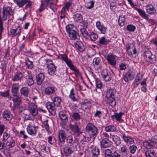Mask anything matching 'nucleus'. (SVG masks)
I'll return each mask as SVG.
<instances>
[{"label": "nucleus", "instance_id": "nucleus-7", "mask_svg": "<svg viewBox=\"0 0 157 157\" xmlns=\"http://www.w3.org/2000/svg\"><path fill=\"white\" fill-rule=\"evenodd\" d=\"M28 109L33 116H35L38 113V110L36 105L33 103H30L28 106Z\"/></svg>", "mask_w": 157, "mask_h": 157}, {"label": "nucleus", "instance_id": "nucleus-30", "mask_svg": "<svg viewBox=\"0 0 157 157\" xmlns=\"http://www.w3.org/2000/svg\"><path fill=\"white\" fill-rule=\"evenodd\" d=\"M59 117L63 122L66 123L67 122V117L65 114V112L63 111H60L59 113Z\"/></svg>", "mask_w": 157, "mask_h": 157}, {"label": "nucleus", "instance_id": "nucleus-45", "mask_svg": "<svg viewBox=\"0 0 157 157\" xmlns=\"http://www.w3.org/2000/svg\"><path fill=\"white\" fill-rule=\"evenodd\" d=\"M15 144V142L12 138L8 140L6 143V146L9 148L14 147Z\"/></svg>", "mask_w": 157, "mask_h": 157}, {"label": "nucleus", "instance_id": "nucleus-10", "mask_svg": "<svg viewBox=\"0 0 157 157\" xmlns=\"http://www.w3.org/2000/svg\"><path fill=\"white\" fill-rule=\"evenodd\" d=\"M106 60L108 63L112 66H115L117 64V59L115 55L112 54L108 55Z\"/></svg>", "mask_w": 157, "mask_h": 157}, {"label": "nucleus", "instance_id": "nucleus-53", "mask_svg": "<svg viewBox=\"0 0 157 157\" xmlns=\"http://www.w3.org/2000/svg\"><path fill=\"white\" fill-rule=\"evenodd\" d=\"M75 94L74 92V89L72 88L70 91V94L69 95V97L73 101H76L77 100L75 96Z\"/></svg>", "mask_w": 157, "mask_h": 157}, {"label": "nucleus", "instance_id": "nucleus-54", "mask_svg": "<svg viewBox=\"0 0 157 157\" xmlns=\"http://www.w3.org/2000/svg\"><path fill=\"white\" fill-rule=\"evenodd\" d=\"M48 119L46 120L45 121L43 122V128H44L49 133V126L48 123Z\"/></svg>", "mask_w": 157, "mask_h": 157}, {"label": "nucleus", "instance_id": "nucleus-41", "mask_svg": "<svg viewBox=\"0 0 157 157\" xmlns=\"http://www.w3.org/2000/svg\"><path fill=\"white\" fill-rule=\"evenodd\" d=\"M25 65L26 68L29 69H32L33 67V62L30 61L27 58L25 60Z\"/></svg>", "mask_w": 157, "mask_h": 157}, {"label": "nucleus", "instance_id": "nucleus-63", "mask_svg": "<svg viewBox=\"0 0 157 157\" xmlns=\"http://www.w3.org/2000/svg\"><path fill=\"white\" fill-rule=\"evenodd\" d=\"M107 28L104 26L103 25H101V26L98 28V29L101 31V33L105 34L106 32Z\"/></svg>", "mask_w": 157, "mask_h": 157}, {"label": "nucleus", "instance_id": "nucleus-24", "mask_svg": "<svg viewBox=\"0 0 157 157\" xmlns=\"http://www.w3.org/2000/svg\"><path fill=\"white\" fill-rule=\"evenodd\" d=\"M66 134L63 130H60L59 132L58 138L59 141L61 142L65 141L66 138Z\"/></svg>", "mask_w": 157, "mask_h": 157}, {"label": "nucleus", "instance_id": "nucleus-47", "mask_svg": "<svg viewBox=\"0 0 157 157\" xmlns=\"http://www.w3.org/2000/svg\"><path fill=\"white\" fill-rule=\"evenodd\" d=\"M81 34L85 38H87L89 36L88 33L85 28H82L80 29Z\"/></svg>", "mask_w": 157, "mask_h": 157}, {"label": "nucleus", "instance_id": "nucleus-8", "mask_svg": "<svg viewBox=\"0 0 157 157\" xmlns=\"http://www.w3.org/2000/svg\"><path fill=\"white\" fill-rule=\"evenodd\" d=\"M101 75L103 80L105 81L108 82L111 80V74L107 69H104L101 73Z\"/></svg>", "mask_w": 157, "mask_h": 157}, {"label": "nucleus", "instance_id": "nucleus-18", "mask_svg": "<svg viewBox=\"0 0 157 157\" xmlns=\"http://www.w3.org/2000/svg\"><path fill=\"white\" fill-rule=\"evenodd\" d=\"M136 10L139 13L140 15L144 18L147 21H152L151 19H149L148 18V15L146 14L144 11L140 9L136 8Z\"/></svg>", "mask_w": 157, "mask_h": 157}, {"label": "nucleus", "instance_id": "nucleus-9", "mask_svg": "<svg viewBox=\"0 0 157 157\" xmlns=\"http://www.w3.org/2000/svg\"><path fill=\"white\" fill-rule=\"evenodd\" d=\"M156 142L153 140L145 141L143 142L144 146L147 149L152 148L155 147Z\"/></svg>", "mask_w": 157, "mask_h": 157}, {"label": "nucleus", "instance_id": "nucleus-5", "mask_svg": "<svg viewBox=\"0 0 157 157\" xmlns=\"http://www.w3.org/2000/svg\"><path fill=\"white\" fill-rule=\"evenodd\" d=\"M144 56L145 58H147L148 60L151 63H154L155 62L156 59L155 56L153 54L151 51L149 50L144 52Z\"/></svg>", "mask_w": 157, "mask_h": 157}, {"label": "nucleus", "instance_id": "nucleus-28", "mask_svg": "<svg viewBox=\"0 0 157 157\" xmlns=\"http://www.w3.org/2000/svg\"><path fill=\"white\" fill-rule=\"evenodd\" d=\"M110 138L112 139L117 145H119L121 143L120 138L116 135L110 134Z\"/></svg>", "mask_w": 157, "mask_h": 157}, {"label": "nucleus", "instance_id": "nucleus-51", "mask_svg": "<svg viewBox=\"0 0 157 157\" xmlns=\"http://www.w3.org/2000/svg\"><path fill=\"white\" fill-rule=\"evenodd\" d=\"M129 149L130 153L132 154H134L136 151L137 147L136 145H132L129 146Z\"/></svg>", "mask_w": 157, "mask_h": 157}, {"label": "nucleus", "instance_id": "nucleus-21", "mask_svg": "<svg viewBox=\"0 0 157 157\" xmlns=\"http://www.w3.org/2000/svg\"><path fill=\"white\" fill-rule=\"evenodd\" d=\"M19 86V83H14L12 85L11 88V92L12 95L13 96L17 95Z\"/></svg>", "mask_w": 157, "mask_h": 157}, {"label": "nucleus", "instance_id": "nucleus-49", "mask_svg": "<svg viewBox=\"0 0 157 157\" xmlns=\"http://www.w3.org/2000/svg\"><path fill=\"white\" fill-rule=\"evenodd\" d=\"M71 4L72 3L70 2H66L64 6L62 8V10L64 12H66V10H68L69 9L70 7L71 6Z\"/></svg>", "mask_w": 157, "mask_h": 157}, {"label": "nucleus", "instance_id": "nucleus-38", "mask_svg": "<svg viewBox=\"0 0 157 157\" xmlns=\"http://www.w3.org/2000/svg\"><path fill=\"white\" fill-rule=\"evenodd\" d=\"M23 77L22 73L21 72H18L15 74L12 78V80L13 81H18Z\"/></svg>", "mask_w": 157, "mask_h": 157}, {"label": "nucleus", "instance_id": "nucleus-6", "mask_svg": "<svg viewBox=\"0 0 157 157\" xmlns=\"http://www.w3.org/2000/svg\"><path fill=\"white\" fill-rule=\"evenodd\" d=\"M125 46L127 53L128 55L130 57H132L133 54H136V49L133 44L130 43H129L127 44Z\"/></svg>", "mask_w": 157, "mask_h": 157}, {"label": "nucleus", "instance_id": "nucleus-35", "mask_svg": "<svg viewBox=\"0 0 157 157\" xmlns=\"http://www.w3.org/2000/svg\"><path fill=\"white\" fill-rule=\"evenodd\" d=\"M49 4V0H45L43 1L39 10L40 12L43 11Z\"/></svg>", "mask_w": 157, "mask_h": 157}, {"label": "nucleus", "instance_id": "nucleus-3", "mask_svg": "<svg viewBox=\"0 0 157 157\" xmlns=\"http://www.w3.org/2000/svg\"><path fill=\"white\" fill-rule=\"evenodd\" d=\"M60 59L66 63L71 70L75 72L76 74H79V70L73 65L71 60L68 58L67 55H62Z\"/></svg>", "mask_w": 157, "mask_h": 157}, {"label": "nucleus", "instance_id": "nucleus-31", "mask_svg": "<svg viewBox=\"0 0 157 157\" xmlns=\"http://www.w3.org/2000/svg\"><path fill=\"white\" fill-rule=\"evenodd\" d=\"M122 138L125 143L127 144H132L134 143L133 139L131 136H128L123 135Z\"/></svg>", "mask_w": 157, "mask_h": 157}, {"label": "nucleus", "instance_id": "nucleus-50", "mask_svg": "<svg viewBox=\"0 0 157 157\" xmlns=\"http://www.w3.org/2000/svg\"><path fill=\"white\" fill-rule=\"evenodd\" d=\"M136 29L135 26L131 24L128 25L126 27L127 30L130 32H133Z\"/></svg>", "mask_w": 157, "mask_h": 157}, {"label": "nucleus", "instance_id": "nucleus-43", "mask_svg": "<svg viewBox=\"0 0 157 157\" xmlns=\"http://www.w3.org/2000/svg\"><path fill=\"white\" fill-rule=\"evenodd\" d=\"M51 99L52 100V102H51L52 103H50V104H52L53 106H54L55 105H58L59 104L61 101L60 99L57 97H54L53 100L52 98Z\"/></svg>", "mask_w": 157, "mask_h": 157}, {"label": "nucleus", "instance_id": "nucleus-42", "mask_svg": "<svg viewBox=\"0 0 157 157\" xmlns=\"http://www.w3.org/2000/svg\"><path fill=\"white\" fill-rule=\"evenodd\" d=\"M120 151L121 152L122 155L124 156H125L127 154L128 148L126 145H123L121 147Z\"/></svg>", "mask_w": 157, "mask_h": 157}, {"label": "nucleus", "instance_id": "nucleus-40", "mask_svg": "<svg viewBox=\"0 0 157 157\" xmlns=\"http://www.w3.org/2000/svg\"><path fill=\"white\" fill-rule=\"evenodd\" d=\"M98 42L101 45H106L110 42V41L106 39L105 37L103 36L100 38Z\"/></svg>", "mask_w": 157, "mask_h": 157}, {"label": "nucleus", "instance_id": "nucleus-26", "mask_svg": "<svg viewBox=\"0 0 157 157\" xmlns=\"http://www.w3.org/2000/svg\"><path fill=\"white\" fill-rule=\"evenodd\" d=\"M91 153L92 157H98L100 154L99 149L98 147H95L91 149Z\"/></svg>", "mask_w": 157, "mask_h": 157}, {"label": "nucleus", "instance_id": "nucleus-27", "mask_svg": "<svg viewBox=\"0 0 157 157\" xmlns=\"http://www.w3.org/2000/svg\"><path fill=\"white\" fill-rule=\"evenodd\" d=\"M111 142L109 140L102 139L101 142V146L102 148H107L110 146Z\"/></svg>", "mask_w": 157, "mask_h": 157}, {"label": "nucleus", "instance_id": "nucleus-33", "mask_svg": "<svg viewBox=\"0 0 157 157\" xmlns=\"http://www.w3.org/2000/svg\"><path fill=\"white\" fill-rule=\"evenodd\" d=\"M107 103L109 106L112 108L114 107L116 105V102L115 98H107Z\"/></svg>", "mask_w": 157, "mask_h": 157}, {"label": "nucleus", "instance_id": "nucleus-55", "mask_svg": "<svg viewBox=\"0 0 157 157\" xmlns=\"http://www.w3.org/2000/svg\"><path fill=\"white\" fill-rule=\"evenodd\" d=\"M74 27V26L72 25H68L66 26V30L68 34L71 32L72 31L74 30L73 29Z\"/></svg>", "mask_w": 157, "mask_h": 157}, {"label": "nucleus", "instance_id": "nucleus-4", "mask_svg": "<svg viewBox=\"0 0 157 157\" xmlns=\"http://www.w3.org/2000/svg\"><path fill=\"white\" fill-rule=\"evenodd\" d=\"M14 2L20 8L22 7L25 4L26 8L30 7L32 6V2L28 0H13Z\"/></svg>", "mask_w": 157, "mask_h": 157}, {"label": "nucleus", "instance_id": "nucleus-22", "mask_svg": "<svg viewBox=\"0 0 157 157\" xmlns=\"http://www.w3.org/2000/svg\"><path fill=\"white\" fill-rule=\"evenodd\" d=\"M90 73L95 79L96 87L98 88H101L102 87V85L101 80L99 78H96V75L94 74L92 71H91L90 72Z\"/></svg>", "mask_w": 157, "mask_h": 157}, {"label": "nucleus", "instance_id": "nucleus-48", "mask_svg": "<svg viewBox=\"0 0 157 157\" xmlns=\"http://www.w3.org/2000/svg\"><path fill=\"white\" fill-rule=\"evenodd\" d=\"M92 140V138L90 137H86L85 136H83V138L80 141V143L82 144H85L86 143Z\"/></svg>", "mask_w": 157, "mask_h": 157}, {"label": "nucleus", "instance_id": "nucleus-44", "mask_svg": "<svg viewBox=\"0 0 157 157\" xmlns=\"http://www.w3.org/2000/svg\"><path fill=\"white\" fill-rule=\"evenodd\" d=\"M123 114L122 112H120L119 113H115L114 115L112 116V117L113 119L115 118L117 121H119L121 120Z\"/></svg>", "mask_w": 157, "mask_h": 157}, {"label": "nucleus", "instance_id": "nucleus-39", "mask_svg": "<svg viewBox=\"0 0 157 157\" xmlns=\"http://www.w3.org/2000/svg\"><path fill=\"white\" fill-rule=\"evenodd\" d=\"M123 78L124 80L126 82H128L129 80H132L133 78V77L132 76L131 73L129 71L126 73L124 75Z\"/></svg>", "mask_w": 157, "mask_h": 157}, {"label": "nucleus", "instance_id": "nucleus-12", "mask_svg": "<svg viewBox=\"0 0 157 157\" xmlns=\"http://www.w3.org/2000/svg\"><path fill=\"white\" fill-rule=\"evenodd\" d=\"M38 126H33L32 125H29L27 128V130L28 133L30 135L34 136L36 132V129L38 128Z\"/></svg>", "mask_w": 157, "mask_h": 157}, {"label": "nucleus", "instance_id": "nucleus-15", "mask_svg": "<svg viewBox=\"0 0 157 157\" xmlns=\"http://www.w3.org/2000/svg\"><path fill=\"white\" fill-rule=\"evenodd\" d=\"M147 13L150 15H153L156 12V10L152 4L147 5L146 6Z\"/></svg>", "mask_w": 157, "mask_h": 157}, {"label": "nucleus", "instance_id": "nucleus-11", "mask_svg": "<svg viewBox=\"0 0 157 157\" xmlns=\"http://www.w3.org/2000/svg\"><path fill=\"white\" fill-rule=\"evenodd\" d=\"M105 157H121V155L117 151H115L112 153L111 150L109 149H107L105 151Z\"/></svg>", "mask_w": 157, "mask_h": 157}, {"label": "nucleus", "instance_id": "nucleus-58", "mask_svg": "<svg viewBox=\"0 0 157 157\" xmlns=\"http://www.w3.org/2000/svg\"><path fill=\"white\" fill-rule=\"evenodd\" d=\"M125 18L124 17H120L118 19L119 25L120 26H123L124 24Z\"/></svg>", "mask_w": 157, "mask_h": 157}, {"label": "nucleus", "instance_id": "nucleus-36", "mask_svg": "<svg viewBox=\"0 0 157 157\" xmlns=\"http://www.w3.org/2000/svg\"><path fill=\"white\" fill-rule=\"evenodd\" d=\"M20 92L21 94L24 96L27 97L29 93V89L27 87H23L21 89Z\"/></svg>", "mask_w": 157, "mask_h": 157}, {"label": "nucleus", "instance_id": "nucleus-17", "mask_svg": "<svg viewBox=\"0 0 157 157\" xmlns=\"http://www.w3.org/2000/svg\"><path fill=\"white\" fill-rule=\"evenodd\" d=\"M72 147H70L68 146H66L63 147V153L65 156H67L70 155L73 153L74 151V149Z\"/></svg>", "mask_w": 157, "mask_h": 157}, {"label": "nucleus", "instance_id": "nucleus-16", "mask_svg": "<svg viewBox=\"0 0 157 157\" xmlns=\"http://www.w3.org/2000/svg\"><path fill=\"white\" fill-rule=\"evenodd\" d=\"M3 118L8 121H10L13 118V115L11 113L7 110H5L2 113Z\"/></svg>", "mask_w": 157, "mask_h": 157}, {"label": "nucleus", "instance_id": "nucleus-25", "mask_svg": "<svg viewBox=\"0 0 157 157\" xmlns=\"http://www.w3.org/2000/svg\"><path fill=\"white\" fill-rule=\"evenodd\" d=\"M14 97L13 98L12 100L13 102V104L15 108H17L19 105L20 102L21 101V99L20 97L18 96H13Z\"/></svg>", "mask_w": 157, "mask_h": 157}, {"label": "nucleus", "instance_id": "nucleus-37", "mask_svg": "<svg viewBox=\"0 0 157 157\" xmlns=\"http://www.w3.org/2000/svg\"><path fill=\"white\" fill-rule=\"evenodd\" d=\"M56 72V67L53 63H50V75H55Z\"/></svg>", "mask_w": 157, "mask_h": 157}, {"label": "nucleus", "instance_id": "nucleus-19", "mask_svg": "<svg viewBox=\"0 0 157 157\" xmlns=\"http://www.w3.org/2000/svg\"><path fill=\"white\" fill-rule=\"evenodd\" d=\"M45 76L43 73H40L36 76L37 84L40 86L42 83L44 79Z\"/></svg>", "mask_w": 157, "mask_h": 157}, {"label": "nucleus", "instance_id": "nucleus-59", "mask_svg": "<svg viewBox=\"0 0 157 157\" xmlns=\"http://www.w3.org/2000/svg\"><path fill=\"white\" fill-rule=\"evenodd\" d=\"M146 155L147 157H156L155 153L154 152H146Z\"/></svg>", "mask_w": 157, "mask_h": 157}, {"label": "nucleus", "instance_id": "nucleus-1", "mask_svg": "<svg viewBox=\"0 0 157 157\" xmlns=\"http://www.w3.org/2000/svg\"><path fill=\"white\" fill-rule=\"evenodd\" d=\"M85 129L90 136L92 138V140L94 141L98 133V130L97 127L93 124L89 123L86 125Z\"/></svg>", "mask_w": 157, "mask_h": 157}, {"label": "nucleus", "instance_id": "nucleus-52", "mask_svg": "<svg viewBox=\"0 0 157 157\" xmlns=\"http://www.w3.org/2000/svg\"><path fill=\"white\" fill-rule=\"evenodd\" d=\"M93 64L96 66L100 65L101 63V59L98 57L95 58L93 61Z\"/></svg>", "mask_w": 157, "mask_h": 157}, {"label": "nucleus", "instance_id": "nucleus-23", "mask_svg": "<svg viewBox=\"0 0 157 157\" xmlns=\"http://www.w3.org/2000/svg\"><path fill=\"white\" fill-rule=\"evenodd\" d=\"M68 35L70 39L72 40H78L79 38L78 33L75 30L68 33Z\"/></svg>", "mask_w": 157, "mask_h": 157}, {"label": "nucleus", "instance_id": "nucleus-29", "mask_svg": "<svg viewBox=\"0 0 157 157\" xmlns=\"http://www.w3.org/2000/svg\"><path fill=\"white\" fill-rule=\"evenodd\" d=\"M71 129L75 134L78 135L81 133L80 132V129L79 128L78 125L75 124L72 125L71 127Z\"/></svg>", "mask_w": 157, "mask_h": 157}, {"label": "nucleus", "instance_id": "nucleus-32", "mask_svg": "<svg viewBox=\"0 0 157 157\" xmlns=\"http://www.w3.org/2000/svg\"><path fill=\"white\" fill-rule=\"evenodd\" d=\"M26 81L27 84L29 86H32L34 84V81L33 79V77L31 74L29 73L28 75L26 76Z\"/></svg>", "mask_w": 157, "mask_h": 157}, {"label": "nucleus", "instance_id": "nucleus-46", "mask_svg": "<svg viewBox=\"0 0 157 157\" xmlns=\"http://www.w3.org/2000/svg\"><path fill=\"white\" fill-rule=\"evenodd\" d=\"M116 130V128L114 125H109L105 128V130L107 132H115Z\"/></svg>", "mask_w": 157, "mask_h": 157}, {"label": "nucleus", "instance_id": "nucleus-62", "mask_svg": "<svg viewBox=\"0 0 157 157\" xmlns=\"http://www.w3.org/2000/svg\"><path fill=\"white\" fill-rule=\"evenodd\" d=\"M72 117L75 121H78L80 119V115L78 113H75L72 115Z\"/></svg>", "mask_w": 157, "mask_h": 157}, {"label": "nucleus", "instance_id": "nucleus-2", "mask_svg": "<svg viewBox=\"0 0 157 157\" xmlns=\"http://www.w3.org/2000/svg\"><path fill=\"white\" fill-rule=\"evenodd\" d=\"M2 13L1 18L3 21H5L7 19L9 21L13 18V10L10 7H4Z\"/></svg>", "mask_w": 157, "mask_h": 157}, {"label": "nucleus", "instance_id": "nucleus-14", "mask_svg": "<svg viewBox=\"0 0 157 157\" xmlns=\"http://www.w3.org/2000/svg\"><path fill=\"white\" fill-rule=\"evenodd\" d=\"M21 28L19 25H18L16 29H11L10 30L11 34L14 36H19L21 32Z\"/></svg>", "mask_w": 157, "mask_h": 157}, {"label": "nucleus", "instance_id": "nucleus-60", "mask_svg": "<svg viewBox=\"0 0 157 157\" xmlns=\"http://www.w3.org/2000/svg\"><path fill=\"white\" fill-rule=\"evenodd\" d=\"M52 0H50V8L52 10L55 12L56 10V4H54L52 2H50Z\"/></svg>", "mask_w": 157, "mask_h": 157}, {"label": "nucleus", "instance_id": "nucleus-13", "mask_svg": "<svg viewBox=\"0 0 157 157\" xmlns=\"http://www.w3.org/2000/svg\"><path fill=\"white\" fill-rule=\"evenodd\" d=\"M67 143L69 146L75 148L78 144L77 142L75 139H73L72 136H68L67 139Z\"/></svg>", "mask_w": 157, "mask_h": 157}, {"label": "nucleus", "instance_id": "nucleus-34", "mask_svg": "<svg viewBox=\"0 0 157 157\" xmlns=\"http://www.w3.org/2000/svg\"><path fill=\"white\" fill-rule=\"evenodd\" d=\"M116 90L113 89H110L106 93L107 98H115Z\"/></svg>", "mask_w": 157, "mask_h": 157}, {"label": "nucleus", "instance_id": "nucleus-61", "mask_svg": "<svg viewBox=\"0 0 157 157\" xmlns=\"http://www.w3.org/2000/svg\"><path fill=\"white\" fill-rule=\"evenodd\" d=\"M0 95L2 97H8L9 95V90H7L4 92H0Z\"/></svg>", "mask_w": 157, "mask_h": 157}, {"label": "nucleus", "instance_id": "nucleus-57", "mask_svg": "<svg viewBox=\"0 0 157 157\" xmlns=\"http://www.w3.org/2000/svg\"><path fill=\"white\" fill-rule=\"evenodd\" d=\"M73 17L76 21H78L82 20V16L80 14L76 13L75 14Z\"/></svg>", "mask_w": 157, "mask_h": 157}, {"label": "nucleus", "instance_id": "nucleus-56", "mask_svg": "<svg viewBox=\"0 0 157 157\" xmlns=\"http://www.w3.org/2000/svg\"><path fill=\"white\" fill-rule=\"evenodd\" d=\"M89 36L90 40L93 41L96 40L98 38L97 35L93 32L91 33Z\"/></svg>", "mask_w": 157, "mask_h": 157}, {"label": "nucleus", "instance_id": "nucleus-64", "mask_svg": "<svg viewBox=\"0 0 157 157\" xmlns=\"http://www.w3.org/2000/svg\"><path fill=\"white\" fill-rule=\"evenodd\" d=\"M6 127L5 125L2 124H0V136H1L6 129Z\"/></svg>", "mask_w": 157, "mask_h": 157}, {"label": "nucleus", "instance_id": "nucleus-20", "mask_svg": "<svg viewBox=\"0 0 157 157\" xmlns=\"http://www.w3.org/2000/svg\"><path fill=\"white\" fill-rule=\"evenodd\" d=\"M75 44L76 48L80 52H82L85 50V46L82 42L80 41H77L75 43Z\"/></svg>", "mask_w": 157, "mask_h": 157}]
</instances>
